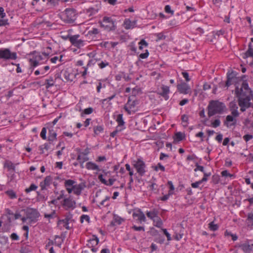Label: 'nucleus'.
<instances>
[{
  "label": "nucleus",
  "instance_id": "obj_1",
  "mask_svg": "<svg viewBox=\"0 0 253 253\" xmlns=\"http://www.w3.org/2000/svg\"><path fill=\"white\" fill-rule=\"evenodd\" d=\"M244 78H246V75H243L240 79L238 77V82L242 81L240 90L238 89V105L241 107L240 110L242 112L245 111L250 106V101L253 97L252 91L249 86L247 81L244 80Z\"/></svg>",
  "mask_w": 253,
  "mask_h": 253
},
{
  "label": "nucleus",
  "instance_id": "obj_2",
  "mask_svg": "<svg viewBox=\"0 0 253 253\" xmlns=\"http://www.w3.org/2000/svg\"><path fill=\"white\" fill-rule=\"evenodd\" d=\"M208 114L211 117L216 114H222L226 106L225 104L218 100H211L208 106Z\"/></svg>",
  "mask_w": 253,
  "mask_h": 253
},
{
  "label": "nucleus",
  "instance_id": "obj_3",
  "mask_svg": "<svg viewBox=\"0 0 253 253\" xmlns=\"http://www.w3.org/2000/svg\"><path fill=\"white\" fill-rule=\"evenodd\" d=\"M76 10L74 8H66L60 15L61 19L66 23H73L77 17Z\"/></svg>",
  "mask_w": 253,
  "mask_h": 253
},
{
  "label": "nucleus",
  "instance_id": "obj_4",
  "mask_svg": "<svg viewBox=\"0 0 253 253\" xmlns=\"http://www.w3.org/2000/svg\"><path fill=\"white\" fill-rule=\"evenodd\" d=\"M115 20H114L110 17L104 16L102 21H99L100 26L107 32L114 31L117 26L115 25Z\"/></svg>",
  "mask_w": 253,
  "mask_h": 253
},
{
  "label": "nucleus",
  "instance_id": "obj_5",
  "mask_svg": "<svg viewBox=\"0 0 253 253\" xmlns=\"http://www.w3.org/2000/svg\"><path fill=\"white\" fill-rule=\"evenodd\" d=\"M237 73L236 71H232L227 74V81L225 82V86L229 87L232 84L235 86L234 93L235 97H237Z\"/></svg>",
  "mask_w": 253,
  "mask_h": 253
},
{
  "label": "nucleus",
  "instance_id": "obj_6",
  "mask_svg": "<svg viewBox=\"0 0 253 253\" xmlns=\"http://www.w3.org/2000/svg\"><path fill=\"white\" fill-rule=\"evenodd\" d=\"M17 58V53L11 52L9 48L0 49V59L5 61L8 60H15Z\"/></svg>",
  "mask_w": 253,
  "mask_h": 253
},
{
  "label": "nucleus",
  "instance_id": "obj_7",
  "mask_svg": "<svg viewBox=\"0 0 253 253\" xmlns=\"http://www.w3.org/2000/svg\"><path fill=\"white\" fill-rule=\"evenodd\" d=\"M132 165L136 169L137 173L140 176H143L146 170V165L144 161L141 158H138L136 160L132 161Z\"/></svg>",
  "mask_w": 253,
  "mask_h": 253
},
{
  "label": "nucleus",
  "instance_id": "obj_8",
  "mask_svg": "<svg viewBox=\"0 0 253 253\" xmlns=\"http://www.w3.org/2000/svg\"><path fill=\"white\" fill-rule=\"evenodd\" d=\"M26 215L29 220V222L35 223L38 221V218L40 216V213L36 209L28 208L25 211Z\"/></svg>",
  "mask_w": 253,
  "mask_h": 253
},
{
  "label": "nucleus",
  "instance_id": "obj_9",
  "mask_svg": "<svg viewBox=\"0 0 253 253\" xmlns=\"http://www.w3.org/2000/svg\"><path fill=\"white\" fill-rule=\"evenodd\" d=\"M97 60L95 59H91L89 54L85 55L83 58L78 60L76 63V65L78 66H82L84 63L87 62L85 66L86 67L89 68L93 66L96 62Z\"/></svg>",
  "mask_w": 253,
  "mask_h": 253
},
{
  "label": "nucleus",
  "instance_id": "obj_10",
  "mask_svg": "<svg viewBox=\"0 0 253 253\" xmlns=\"http://www.w3.org/2000/svg\"><path fill=\"white\" fill-rule=\"evenodd\" d=\"M76 202L70 197L65 198L62 202L61 205L65 210H73L76 208Z\"/></svg>",
  "mask_w": 253,
  "mask_h": 253
},
{
  "label": "nucleus",
  "instance_id": "obj_11",
  "mask_svg": "<svg viewBox=\"0 0 253 253\" xmlns=\"http://www.w3.org/2000/svg\"><path fill=\"white\" fill-rule=\"evenodd\" d=\"M79 35H75L69 37V41L72 44L78 48H80L84 45V41L81 39H79Z\"/></svg>",
  "mask_w": 253,
  "mask_h": 253
},
{
  "label": "nucleus",
  "instance_id": "obj_12",
  "mask_svg": "<svg viewBox=\"0 0 253 253\" xmlns=\"http://www.w3.org/2000/svg\"><path fill=\"white\" fill-rule=\"evenodd\" d=\"M137 104H138V101L137 100L131 101L130 96H129L127 103L124 107V109L127 112L128 115H130L131 114V109L134 108Z\"/></svg>",
  "mask_w": 253,
  "mask_h": 253
},
{
  "label": "nucleus",
  "instance_id": "obj_13",
  "mask_svg": "<svg viewBox=\"0 0 253 253\" xmlns=\"http://www.w3.org/2000/svg\"><path fill=\"white\" fill-rule=\"evenodd\" d=\"M65 218L63 219H59L57 222V225H59L62 223H65V225L63 226L67 229H69L70 227L69 226V222L71 221L73 217V214L70 212H68L65 214Z\"/></svg>",
  "mask_w": 253,
  "mask_h": 253
},
{
  "label": "nucleus",
  "instance_id": "obj_14",
  "mask_svg": "<svg viewBox=\"0 0 253 253\" xmlns=\"http://www.w3.org/2000/svg\"><path fill=\"white\" fill-rule=\"evenodd\" d=\"M177 89L180 93L187 94L189 93L190 87L186 83L182 82L177 85Z\"/></svg>",
  "mask_w": 253,
  "mask_h": 253
},
{
  "label": "nucleus",
  "instance_id": "obj_15",
  "mask_svg": "<svg viewBox=\"0 0 253 253\" xmlns=\"http://www.w3.org/2000/svg\"><path fill=\"white\" fill-rule=\"evenodd\" d=\"M133 217H137V220L141 223L142 222H146V218L144 213L141 211V209H138L136 211L133 212L132 213Z\"/></svg>",
  "mask_w": 253,
  "mask_h": 253
},
{
  "label": "nucleus",
  "instance_id": "obj_16",
  "mask_svg": "<svg viewBox=\"0 0 253 253\" xmlns=\"http://www.w3.org/2000/svg\"><path fill=\"white\" fill-rule=\"evenodd\" d=\"M162 91L158 94L162 96L165 100H168L169 99V94L170 92L169 87L168 86L162 85L161 86Z\"/></svg>",
  "mask_w": 253,
  "mask_h": 253
},
{
  "label": "nucleus",
  "instance_id": "obj_17",
  "mask_svg": "<svg viewBox=\"0 0 253 253\" xmlns=\"http://www.w3.org/2000/svg\"><path fill=\"white\" fill-rule=\"evenodd\" d=\"M63 243V240L61 239V238L58 235H55L54 241L49 240L46 247L50 246L52 245H55L59 247H60L61 245Z\"/></svg>",
  "mask_w": 253,
  "mask_h": 253
},
{
  "label": "nucleus",
  "instance_id": "obj_18",
  "mask_svg": "<svg viewBox=\"0 0 253 253\" xmlns=\"http://www.w3.org/2000/svg\"><path fill=\"white\" fill-rule=\"evenodd\" d=\"M238 247L240 248L244 252L246 253H250L253 251V244L249 245L248 242H246L240 245H238Z\"/></svg>",
  "mask_w": 253,
  "mask_h": 253
},
{
  "label": "nucleus",
  "instance_id": "obj_19",
  "mask_svg": "<svg viewBox=\"0 0 253 253\" xmlns=\"http://www.w3.org/2000/svg\"><path fill=\"white\" fill-rule=\"evenodd\" d=\"M52 181V178L51 176H47L45 177L43 181L41 182L40 186L42 190L46 189V187L50 185Z\"/></svg>",
  "mask_w": 253,
  "mask_h": 253
},
{
  "label": "nucleus",
  "instance_id": "obj_20",
  "mask_svg": "<svg viewBox=\"0 0 253 253\" xmlns=\"http://www.w3.org/2000/svg\"><path fill=\"white\" fill-rule=\"evenodd\" d=\"M98 179L102 183L109 186H112L116 180V178H111L109 179L108 181H107L103 178V175L102 174L98 175Z\"/></svg>",
  "mask_w": 253,
  "mask_h": 253
},
{
  "label": "nucleus",
  "instance_id": "obj_21",
  "mask_svg": "<svg viewBox=\"0 0 253 253\" xmlns=\"http://www.w3.org/2000/svg\"><path fill=\"white\" fill-rule=\"evenodd\" d=\"M243 57L244 58H247L248 57L252 58V61L250 63L249 65L253 67V48L252 47L251 43H249L248 49L246 52V53L244 54Z\"/></svg>",
  "mask_w": 253,
  "mask_h": 253
},
{
  "label": "nucleus",
  "instance_id": "obj_22",
  "mask_svg": "<svg viewBox=\"0 0 253 253\" xmlns=\"http://www.w3.org/2000/svg\"><path fill=\"white\" fill-rule=\"evenodd\" d=\"M136 20L131 21L129 19H125L124 22V28L126 29H131L136 27Z\"/></svg>",
  "mask_w": 253,
  "mask_h": 253
},
{
  "label": "nucleus",
  "instance_id": "obj_23",
  "mask_svg": "<svg viewBox=\"0 0 253 253\" xmlns=\"http://www.w3.org/2000/svg\"><path fill=\"white\" fill-rule=\"evenodd\" d=\"M85 187V185L83 183L79 184H73V192L77 195H81L82 190Z\"/></svg>",
  "mask_w": 253,
  "mask_h": 253
},
{
  "label": "nucleus",
  "instance_id": "obj_24",
  "mask_svg": "<svg viewBox=\"0 0 253 253\" xmlns=\"http://www.w3.org/2000/svg\"><path fill=\"white\" fill-rule=\"evenodd\" d=\"M76 183V181L72 179L65 180L64 183L65 187L68 192L70 194L73 191V184Z\"/></svg>",
  "mask_w": 253,
  "mask_h": 253
},
{
  "label": "nucleus",
  "instance_id": "obj_25",
  "mask_svg": "<svg viewBox=\"0 0 253 253\" xmlns=\"http://www.w3.org/2000/svg\"><path fill=\"white\" fill-rule=\"evenodd\" d=\"M3 167L6 168L8 171H12L14 172L15 171V166L12 162L8 160L4 161Z\"/></svg>",
  "mask_w": 253,
  "mask_h": 253
},
{
  "label": "nucleus",
  "instance_id": "obj_26",
  "mask_svg": "<svg viewBox=\"0 0 253 253\" xmlns=\"http://www.w3.org/2000/svg\"><path fill=\"white\" fill-rule=\"evenodd\" d=\"M237 101L235 99L229 103V108L232 112V115L234 117L237 116Z\"/></svg>",
  "mask_w": 253,
  "mask_h": 253
},
{
  "label": "nucleus",
  "instance_id": "obj_27",
  "mask_svg": "<svg viewBox=\"0 0 253 253\" xmlns=\"http://www.w3.org/2000/svg\"><path fill=\"white\" fill-rule=\"evenodd\" d=\"M99 243V239L96 235H93L92 238L88 240L87 246L88 248L95 247Z\"/></svg>",
  "mask_w": 253,
  "mask_h": 253
},
{
  "label": "nucleus",
  "instance_id": "obj_28",
  "mask_svg": "<svg viewBox=\"0 0 253 253\" xmlns=\"http://www.w3.org/2000/svg\"><path fill=\"white\" fill-rule=\"evenodd\" d=\"M146 214L148 218L153 220L155 217H156L157 215H158L159 211L158 210L154 209L151 211H147Z\"/></svg>",
  "mask_w": 253,
  "mask_h": 253
},
{
  "label": "nucleus",
  "instance_id": "obj_29",
  "mask_svg": "<svg viewBox=\"0 0 253 253\" xmlns=\"http://www.w3.org/2000/svg\"><path fill=\"white\" fill-rule=\"evenodd\" d=\"M85 167L87 169L100 171V169H99V167L96 164L92 162H89L86 163Z\"/></svg>",
  "mask_w": 253,
  "mask_h": 253
},
{
  "label": "nucleus",
  "instance_id": "obj_30",
  "mask_svg": "<svg viewBox=\"0 0 253 253\" xmlns=\"http://www.w3.org/2000/svg\"><path fill=\"white\" fill-rule=\"evenodd\" d=\"M123 114H119L116 119V121L118 124V125L117 127H119V128H123L124 126L125 122L124 121L123 119Z\"/></svg>",
  "mask_w": 253,
  "mask_h": 253
},
{
  "label": "nucleus",
  "instance_id": "obj_31",
  "mask_svg": "<svg viewBox=\"0 0 253 253\" xmlns=\"http://www.w3.org/2000/svg\"><path fill=\"white\" fill-rule=\"evenodd\" d=\"M61 73L63 74V76L66 82L72 81L73 79L71 76H72L73 75L68 69L62 71Z\"/></svg>",
  "mask_w": 253,
  "mask_h": 253
},
{
  "label": "nucleus",
  "instance_id": "obj_32",
  "mask_svg": "<svg viewBox=\"0 0 253 253\" xmlns=\"http://www.w3.org/2000/svg\"><path fill=\"white\" fill-rule=\"evenodd\" d=\"M152 220L153 221L154 225L157 227L161 228L163 225L162 220L158 215H157L156 217H155Z\"/></svg>",
  "mask_w": 253,
  "mask_h": 253
},
{
  "label": "nucleus",
  "instance_id": "obj_33",
  "mask_svg": "<svg viewBox=\"0 0 253 253\" xmlns=\"http://www.w3.org/2000/svg\"><path fill=\"white\" fill-rule=\"evenodd\" d=\"M55 80L53 79L52 77H49L48 79H47L45 81V85L46 89H48L55 84Z\"/></svg>",
  "mask_w": 253,
  "mask_h": 253
},
{
  "label": "nucleus",
  "instance_id": "obj_34",
  "mask_svg": "<svg viewBox=\"0 0 253 253\" xmlns=\"http://www.w3.org/2000/svg\"><path fill=\"white\" fill-rule=\"evenodd\" d=\"M57 133L53 129H49L48 136V140L50 142H53L57 139Z\"/></svg>",
  "mask_w": 253,
  "mask_h": 253
},
{
  "label": "nucleus",
  "instance_id": "obj_35",
  "mask_svg": "<svg viewBox=\"0 0 253 253\" xmlns=\"http://www.w3.org/2000/svg\"><path fill=\"white\" fill-rule=\"evenodd\" d=\"M123 221H124V219L122 218H121L119 216H115L114 217L113 219L112 220V221L110 223V225L112 226H114L116 224L120 225Z\"/></svg>",
  "mask_w": 253,
  "mask_h": 253
},
{
  "label": "nucleus",
  "instance_id": "obj_36",
  "mask_svg": "<svg viewBox=\"0 0 253 253\" xmlns=\"http://www.w3.org/2000/svg\"><path fill=\"white\" fill-rule=\"evenodd\" d=\"M49 54L45 52H42V54H38L35 56V58L37 59L39 62L43 60L47 61L48 59Z\"/></svg>",
  "mask_w": 253,
  "mask_h": 253
},
{
  "label": "nucleus",
  "instance_id": "obj_37",
  "mask_svg": "<svg viewBox=\"0 0 253 253\" xmlns=\"http://www.w3.org/2000/svg\"><path fill=\"white\" fill-rule=\"evenodd\" d=\"M221 174L222 177H224L225 178H229L230 179H232L236 177V175L234 174L230 173L227 170L222 171Z\"/></svg>",
  "mask_w": 253,
  "mask_h": 253
},
{
  "label": "nucleus",
  "instance_id": "obj_38",
  "mask_svg": "<svg viewBox=\"0 0 253 253\" xmlns=\"http://www.w3.org/2000/svg\"><path fill=\"white\" fill-rule=\"evenodd\" d=\"M20 252L21 253H33V249L32 247L26 245L21 248Z\"/></svg>",
  "mask_w": 253,
  "mask_h": 253
},
{
  "label": "nucleus",
  "instance_id": "obj_39",
  "mask_svg": "<svg viewBox=\"0 0 253 253\" xmlns=\"http://www.w3.org/2000/svg\"><path fill=\"white\" fill-rule=\"evenodd\" d=\"M185 138L184 134L181 132H177L175 134L174 141H181Z\"/></svg>",
  "mask_w": 253,
  "mask_h": 253
},
{
  "label": "nucleus",
  "instance_id": "obj_40",
  "mask_svg": "<svg viewBox=\"0 0 253 253\" xmlns=\"http://www.w3.org/2000/svg\"><path fill=\"white\" fill-rule=\"evenodd\" d=\"M43 2H45L46 5L48 7H53L58 4L57 0H42Z\"/></svg>",
  "mask_w": 253,
  "mask_h": 253
},
{
  "label": "nucleus",
  "instance_id": "obj_41",
  "mask_svg": "<svg viewBox=\"0 0 253 253\" xmlns=\"http://www.w3.org/2000/svg\"><path fill=\"white\" fill-rule=\"evenodd\" d=\"M247 223L249 226H253V213L250 212L248 213Z\"/></svg>",
  "mask_w": 253,
  "mask_h": 253
},
{
  "label": "nucleus",
  "instance_id": "obj_42",
  "mask_svg": "<svg viewBox=\"0 0 253 253\" xmlns=\"http://www.w3.org/2000/svg\"><path fill=\"white\" fill-rule=\"evenodd\" d=\"M104 130L103 126H97L93 127V131L95 135H97L100 133L102 132Z\"/></svg>",
  "mask_w": 253,
  "mask_h": 253
},
{
  "label": "nucleus",
  "instance_id": "obj_43",
  "mask_svg": "<svg viewBox=\"0 0 253 253\" xmlns=\"http://www.w3.org/2000/svg\"><path fill=\"white\" fill-rule=\"evenodd\" d=\"M139 49L142 50L144 47H147L148 46V42L142 39L138 42Z\"/></svg>",
  "mask_w": 253,
  "mask_h": 253
},
{
  "label": "nucleus",
  "instance_id": "obj_44",
  "mask_svg": "<svg viewBox=\"0 0 253 253\" xmlns=\"http://www.w3.org/2000/svg\"><path fill=\"white\" fill-rule=\"evenodd\" d=\"M110 199V197L109 196H106L103 200H102L100 203V205L104 206L105 207H108L110 205L109 200Z\"/></svg>",
  "mask_w": 253,
  "mask_h": 253
},
{
  "label": "nucleus",
  "instance_id": "obj_45",
  "mask_svg": "<svg viewBox=\"0 0 253 253\" xmlns=\"http://www.w3.org/2000/svg\"><path fill=\"white\" fill-rule=\"evenodd\" d=\"M77 160L79 161V162H82V163H84L85 162L88 160V158L87 156L82 155V154H80L78 155Z\"/></svg>",
  "mask_w": 253,
  "mask_h": 253
},
{
  "label": "nucleus",
  "instance_id": "obj_46",
  "mask_svg": "<svg viewBox=\"0 0 253 253\" xmlns=\"http://www.w3.org/2000/svg\"><path fill=\"white\" fill-rule=\"evenodd\" d=\"M38 186L35 184H31L29 187L25 189V191L26 193H29L32 191H35L37 190Z\"/></svg>",
  "mask_w": 253,
  "mask_h": 253
},
{
  "label": "nucleus",
  "instance_id": "obj_47",
  "mask_svg": "<svg viewBox=\"0 0 253 253\" xmlns=\"http://www.w3.org/2000/svg\"><path fill=\"white\" fill-rule=\"evenodd\" d=\"M6 194L9 197L10 199H15L16 198V194L15 192L12 190H7Z\"/></svg>",
  "mask_w": 253,
  "mask_h": 253
},
{
  "label": "nucleus",
  "instance_id": "obj_48",
  "mask_svg": "<svg viewBox=\"0 0 253 253\" xmlns=\"http://www.w3.org/2000/svg\"><path fill=\"white\" fill-rule=\"evenodd\" d=\"M209 228L211 230L214 231L218 229V226L212 221L209 224Z\"/></svg>",
  "mask_w": 253,
  "mask_h": 253
},
{
  "label": "nucleus",
  "instance_id": "obj_49",
  "mask_svg": "<svg viewBox=\"0 0 253 253\" xmlns=\"http://www.w3.org/2000/svg\"><path fill=\"white\" fill-rule=\"evenodd\" d=\"M125 128V127H124L123 128H119V127H116V129L110 133V136L112 137H114L116 135V134L118 133V132L121 131Z\"/></svg>",
  "mask_w": 253,
  "mask_h": 253
},
{
  "label": "nucleus",
  "instance_id": "obj_50",
  "mask_svg": "<svg viewBox=\"0 0 253 253\" xmlns=\"http://www.w3.org/2000/svg\"><path fill=\"white\" fill-rule=\"evenodd\" d=\"M234 117H235L233 116V115L232 116L228 115L226 117V121L224 122V125H226L227 126H228V124L229 123H230V122H232L234 121Z\"/></svg>",
  "mask_w": 253,
  "mask_h": 253
},
{
  "label": "nucleus",
  "instance_id": "obj_51",
  "mask_svg": "<svg viewBox=\"0 0 253 253\" xmlns=\"http://www.w3.org/2000/svg\"><path fill=\"white\" fill-rule=\"evenodd\" d=\"M205 179H205V178H202V179H201L200 180H199L198 181H197V182H194V183H192L191 184L192 187L193 188H198L200 184H201L203 182H205Z\"/></svg>",
  "mask_w": 253,
  "mask_h": 253
},
{
  "label": "nucleus",
  "instance_id": "obj_52",
  "mask_svg": "<svg viewBox=\"0 0 253 253\" xmlns=\"http://www.w3.org/2000/svg\"><path fill=\"white\" fill-rule=\"evenodd\" d=\"M99 33V30L97 28H93L92 30L88 31V35L90 36L96 35Z\"/></svg>",
  "mask_w": 253,
  "mask_h": 253
},
{
  "label": "nucleus",
  "instance_id": "obj_53",
  "mask_svg": "<svg viewBox=\"0 0 253 253\" xmlns=\"http://www.w3.org/2000/svg\"><path fill=\"white\" fill-rule=\"evenodd\" d=\"M30 62L31 63V64L33 67H36L39 64V61L36 59V58H34V59H30L29 60Z\"/></svg>",
  "mask_w": 253,
  "mask_h": 253
},
{
  "label": "nucleus",
  "instance_id": "obj_54",
  "mask_svg": "<svg viewBox=\"0 0 253 253\" xmlns=\"http://www.w3.org/2000/svg\"><path fill=\"white\" fill-rule=\"evenodd\" d=\"M159 169H160L162 171H165V168L162 165L161 163H158V165L155 167L154 170L158 171Z\"/></svg>",
  "mask_w": 253,
  "mask_h": 253
},
{
  "label": "nucleus",
  "instance_id": "obj_55",
  "mask_svg": "<svg viewBox=\"0 0 253 253\" xmlns=\"http://www.w3.org/2000/svg\"><path fill=\"white\" fill-rule=\"evenodd\" d=\"M149 55V52L147 49L145 50V52L141 53L139 55V58L141 59H146Z\"/></svg>",
  "mask_w": 253,
  "mask_h": 253
},
{
  "label": "nucleus",
  "instance_id": "obj_56",
  "mask_svg": "<svg viewBox=\"0 0 253 253\" xmlns=\"http://www.w3.org/2000/svg\"><path fill=\"white\" fill-rule=\"evenodd\" d=\"M168 184L169 185V193H171V195L173 194L174 192H173V191L174 190V187L173 185V183L172 182V181H169L168 182Z\"/></svg>",
  "mask_w": 253,
  "mask_h": 253
},
{
  "label": "nucleus",
  "instance_id": "obj_57",
  "mask_svg": "<svg viewBox=\"0 0 253 253\" xmlns=\"http://www.w3.org/2000/svg\"><path fill=\"white\" fill-rule=\"evenodd\" d=\"M220 125V121L219 119H215L211 123V126L216 128L219 126Z\"/></svg>",
  "mask_w": 253,
  "mask_h": 253
},
{
  "label": "nucleus",
  "instance_id": "obj_58",
  "mask_svg": "<svg viewBox=\"0 0 253 253\" xmlns=\"http://www.w3.org/2000/svg\"><path fill=\"white\" fill-rule=\"evenodd\" d=\"M98 66L100 69H103L104 68L106 67V66H108L109 65V62H108L106 61H101L100 63H98Z\"/></svg>",
  "mask_w": 253,
  "mask_h": 253
},
{
  "label": "nucleus",
  "instance_id": "obj_59",
  "mask_svg": "<svg viewBox=\"0 0 253 253\" xmlns=\"http://www.w3.org/2000/svg\"><path fill=\"white\" fill-rule=\"evenodd\" d=\"M44 216L45 218H53L54 217L56 216V212L55 211H53L51 213L47 214L45 213L44 215Z\"/></svg>",
  "mask_w": 253,
  "mask_h": 253
},
{
  "label": "nucleus",
  "instance_id": "obj_60",
  "mask_svg": "<svg viewBox=\"0 0 253 253\" xmlns=\"http://www.w3.org/2000/svg\"><path fill=\"white\" fill-rule=\"evenodd\" d=\"M46 128L45 127H43L42 128L40 135H41V137L44 140H45L46 139Z\"/></svg>",
  "mask_w": 253,
  "mask_h": 253
},
{
  "label": "nucleus",
  "instance_id": "obj_61",
  "mask_svg": "<svg viewBox=\"0 0 253 253\" xmlns=\"http://www.w3.org/2000/svg\"><path fill=\"white\" fill-rule=\"evenodd\" d=\"M162 230L163 231L164 234L166 236L167 238V240L169 241L171 240L170 234L167 231V230L165 228H162Z\"/></svg>",
  "mask_w": 253,
  "mask_h": 253
},
{
  "label": "nucleus",
  "instance_id": "obj_62",
  "mask_svg": "<svg viewBox=\"0 0 253 253\" xmlns=\"http://www.w3.org/2000/svg\"><path fill=\"white\" fill-rule=\"evenodd\" d=\"M196 168L194 169L195 171H197V170H200L203 172H204V168L203 166L199 165L198 163H196L195 165Z\"/></svg>",
  "mask_w": 253,
  "mask_h": 253
},
{
  "label": "nucleus",
  "instance_id": "obj_63",
  "mask_svg": "<svg viewBox=\"0 0 253 253\" xmlns=\"http://www.w3.org/2000/svg\"><path fill=\"white\" fill-rule=\"evenodd\" d=\"M84 219L89 222L90 220L89 216L87 215H82L80 217V222L83 223Z\"/></svg>",
  "mask_w": 253,
  "mask_h": 253
},
{
  "label": "nucleus",
  "instance_id": "obj_64",
  "mask_svg": "<svg viewBox=\"0 0 253 253\" xmlns=\"http://www.w3.org/2000/svg\"><path fill=\"white\" fill-rule=\"evenodd\" d=\"M181 74L187 82H188L191 80V79L189 76V74L186 71H183Z\"/></svg>",
  "mask_w": 253,
  "mask_h": 253
}]
</instances>
